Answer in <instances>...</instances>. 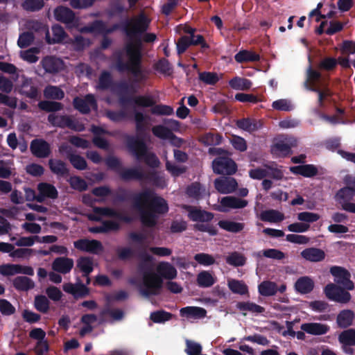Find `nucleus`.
Segmentation results:
<instances>
[{"label": "nucleus", "mask_w": 355, "mask_h": 355, "mask_svg": "<svg viewBox=\"0 0 355 355\" xmlns=\"http://www.w3.org/2000/svg\"><path fill=\"white\" fill-rule=\"evenodd\" d=\"M127 62H124L121 53L116 54L114 67L119 73L128 72L134 78L130 83L121 81L117 84V94L119 99L121 96H128L127 93L135 94L140 89L139 84L147 80L141 65V55L139 45L127 44L125 48Z\"/></svg>", "instance_id": "obj_1"}, {"label": "nucleus", "mask_w": 355, "mask_h": 355, "mask_svg": "<svg viewBox=\"0 0 355 355\" xmlns=\"http://www.w3.org/2000/svg\"><path fill=\"white\" fill-rule=\"evenodd\" d=\"M132 206L140 213L141 223L148 227H155L158 216L168 211L167 201L150 189L135 193L132 196Z\"/></svg>", "instance_id": "obj_2"}, {"label": "nucleus", "mask_w": 355, "mask_h": 355, "mask_svg": "<svg viewBox=\"0 0 355 355\" xmlns=\"http://www.w3.org/2000/svg\"><path fill=\"white\" fill-rule=\"evenodd\" d=\"M150 23V19L144 12L139 14L137 17L121 21L123 32L128 38L123 48L125 53L127 44L139 45L141 60H143V42L153 43L157 39V35L155 33H146Z\"/></svg>", "instance_id": "obj_3"}, {"label": "nucleus", "mask_w": 355, "mask_h": 355, "mask_svg": "<svg viewBox=\"0 0 355 355\" xmlns=\"http://www.w3.org/2000/svg\"><path fill=\"white\" fill-rule=\"evenodd\" d=\"M142 260L138 266L140 272L143 273V287L139 288V293L141 295L148 297L151 295H158L163 286V280L157 274L150 271L146 263L151 262L152 256L143 252L139 254Z\"/></svg>", "instance_id": "obj_4"}, {"label": "nucleus", "mask_w": 355, "mask_h": 355, "mask_svg": "<svg viewBox=\"0 0 355 355\" xmlns=\"http://www.w3.org/2000/svg\"><path fill=\"white\" fill-rule=\"evenodd\" d=\"M126 146L129 152L139 161L144 160L146 165L151 168H157L160 162L153 153L148 152L147 144L142 138L127 135Z\"/></svg>", "instance_id": "obj_5"}, {"label": "nucleus", "mask_w": 355, "mask_h": 355, "mask_svg": "<svg viewBox=\"0 0 355 355\" xmlns=\"http://www.w3.org/2000/svg\"><path fill=\"white\" fill-rule=\"evenodd\" d=\"M48 121L53 127L60 128H67L72 130L81 132L85 130V125L74 120L71 116L69 115H60L55 113H51L48 115Z\"/></svg>", "instance_id": "obj_6"}, {"label": "nucleus", "mask_w": 355, "mask_h": 355, "mask_svg": "<svg viewBox=\"0 0 355 355\" xmlns=\"http://www.w3.org/2000/svg\"><path fill=\"white\" fill-rule=\"evenodd\" d=\"M324 293L328 299L339 303H347L352 297L347 289L332 283L324 287Z\"/></svg>", "instance_id": "obj_7"}, {"label": "nucleus", "mask_w": 355, "mask_h": 355, "mask_svg": "<svg viewBox=\"0 0 355 355\" xmlns=\"http://www.w3.org/2000/svg\"><path fill=\"white\" fill-rule=\"evenodd\" d=\"M213 171L216 174L233 175L236 172L235 162L228 157H218L212 162Z\"/></svg>", "instance_id": "obj_8"}, {"label": "nucleus", "mask_w": 355, "mask_h": 355, "mask_svg": "<svg viewBox=\"0 0 355 355\" xmlns=\"http://www.w3.org/2000/svg\"><path fill=\"white\" fill-rule=\"evenodd\" d=\"M330 272L334 277V282L337 285L347 291H352L354 288V284L350 279L351 274L345 268L334 266L331 267Z\"/></svg>", "instance_id": "obj_9"}, {"label": "nucleus", "mask_w": 355, "mask_h": 355, "mask_svg": "<svg viewBox=\"0 0 355 355\" xmlns=\"http://www.w3.org/2000/svg\"><path fill=\"white\" fill-rule=\"evenodd\" d=\"M119 104L123 107L132 105L141 107H153L155 104V101L150 95H138L134 96H121Z\"/></svg>", "instance_id": "obj_10"}, {"label": "nucleus", "mask_w": 355, "mask_h": 355, "mask_svg": "<svg viewBox=\"0 0 355 355\" xmlns=\"http://www.w3.org/2000/svg\"><path fill=\"white\" fill-rule=\"evenodd\" d=\"M73 107L83 114H87L91 109L97 110V101L92 94L85 95L83 98L75 97L73 100Z\"/></svg>", "instance_id": "obj_11"}, {"label": "nucleus", "mask_w": 355, "mask_h": 355, "mask_svg": "<svg viewBox=\"0 0 355 355\" xmlns=\"http://www.w3.org/2000/svg\"><path fill=\"white\" fill-rule=\"evenodd\" d=\"M54 17L56 21L66 24L67 26H75L78 24V19L74 12L70 8L59 6L53 11Z\"/></svg>", "instance_id": "obj_12"}, {"label": "nucleus", "mask_w": 355, "mask_h": 355, "mask_svg": "<svg viewBox=\"0 0 355 355\" xmlns=\"http://www.w3.org/2000/svg\"><path fill=\"white\" fill-rule=\"evenodd\" d=\"M74 247L83 252L98 254L103 251L102 243L95 239H80L73 243Z\"/></svg>", "instance_id": "obj_13"}, {"label": "nucleus", "mask_w": 355, "mask_h": 355, "mask_svg": "<svg viewBox=\"0 0 355 355\" xmlns=\"http://www.w3.org/2000/svg\"><path fill=\"white\" fill-rule=\"evenodd\" d=\"M31 153L37 158L48 157L51 153L50 144L43 139H35L30 144Z\"/></svg>", "instance_id": "obj_14"}, {"label": "nucleus", "mask_w": 355, "mask_h": 355, "mask_svg": "<svg viewBox=\"0 0 355 355\" xmlns=\"http://www.w3.org/2000/svg\"><path fill=\"white\" fill-rule=\"evenodd\" d=\"M184 209L188 211L189 218L194 222H210L214 218L211 212L198 209L191 205H184Z\"/></svg>", "instance_id": "obj_15"}, {"label": "nucleus", "mask_w": 355, "mask_h": 355, "mask_svg": "<svg viewBox=\"0 0 355 355\" xmlns=\"http://www.w3.org/2000/svg\"><path fill=\"white\" fill-rule=\"evenodd\" d=\"M93 211L95 214L114 218L126 223H130L132 221L131 216L110 207H94Z\"/></svg>", "instance_id": "obj_16"}, {"label": "nucleus", "mask_w": 355, "mask_h": 355, "mask_svg": "<svg viewBox=\"0 0 355 355\" xmlns=\"http://www.w3.org/2000/svg\"><path fill=\"white\" fill-rule=\"evenodd\" d=\"M220 208L218 210L222 212H227L228 209H242L248 205L246 200L241 199L234 196H225L221 198Z\"/></svg>", "instance_id": "obj_17"}, {"label": "nucleus", "mask_w": 355, "mask_h": 355, "mask_svg": "<svg viewBox=\"0 0 355 355\" xmlns=\"http://www.w3.org/2000/svg\"><path fill=\"white\" fill-rule=\"evenodd\" d=\"M237 186V182L234 178H220L214 180L215 189L220 193H233Z\"/></svg>", "instance_id": "obj_18"}, {"label": "nucleus", "mask_w": 355, "mask_h": 355, "mask_svg": "<svg viewBox=\"0 0 355 355\" xmlns=\"http://www.w3.org/2000/svg\"><path fill=\"white\" fill-rule=\"evenodd\" d=\"M41 64L46 73L54 74L62 69L63 62L53 56H46L42 60Z\"/></svg>", "instance_id": "obj_19"}, {"label": "nucleus", "mask_w": 355, "mask_h": 355, "mask_svg": "<svg viewBox=\"0 0 355 355\" xmlns=\"http://www.w3.org/2000/svg\"><path fill=\"white\" fill-rule=\"evenodd\" d=\"M300 328L306 334L314 336H321L326 334L330 330L329 325L318 322L303 323L302 324Z\"/></svg>", "instance_id": "obj_20"}, {"label": "nucleus", "mask_w": 355, "mask_h": 355, "mask_svg": "<svg viewBox=\"0 0 355 355\" xmlns=\"http://www.w3.org/2000/svg\"><path fill=\"white\" fill-rule=\"evenodd\" d=\"M73 267V261L72 259L60 257L55 258L52 263V269L62 274L69 273Z\"/></svg>", "instance_id": "obj_21"}, {"label": "nucleus", "mask_w": 355, "mask_h": 355, "mask_svg": "<svg viewBox=\"0 0 355 355\" xmlns=\"http://www.w3.org/2000/svg\"><path fill=\"white\" fill-rule=\"evenodd\" d=\"M51 171L58 178H67L69 175V169L67 164L61 159H50L48 162Z\"/></svg>", "instance_id": "obj_22"}, {"label": "nucleus", "mask_w": 355, "mask_h": 355, "mask_svg": "<svg viewBox=\"0 0 355 355\" xmlns=\"http://www.w3.org/2000/svg\"><path fill=\"white\" fill-rule=\"evenodd\" d=\"M290 171L295 175H300L304 178H313L318 173V169L313 164H302L291 166Z\"/></svg>", "instance_id": "obj_23"}, {"label": "nucleus", "mask_w": 355, "mask_h": 355, "mask_svg": "<svg viewBox=\"0 0 355 355\" xmlns=\"http://www.w3.org/2000/svg\"><path fill=\"white\" fill-rule=\"evenodd\" d=\"M53 37L50 36L49 29L46 30L45 40L49 44H58L62 42L67 37L64 28L58 24L53 25L51 28Z\"/></svg>", "instance_id": "obj_24"}, {"label": "nucleus", "mask_w": 355, "mask_h": 355, "mask_svg": "<svg viewBox=\"0 0 355 355\" xmlns=\"http://www.w3.org/2000/svg\"><path fill=\"white\" fill-rule=\"evenodd\" d=\"M143 180L157 188L163 189L166 185L164 177L156 171L144 172Z\"/></svg>", "instance_id": "obj_25"}, {"label": "nucleus", "mask_w": 355, "mask_h": 355, "mask_svg": "<svg viewBox=\"0 0 355 355\" xmlns=\"http://www.w3.org/2000/svg\"><path fill=\"white\" fill-rule=\"evenodd\" d=\"M301 256L311 262H319L324 259L325 252L320 248H308L301 252Z\"/></svg>", "instance_id": "obj_26"}, {"label": "nucleus", "mask_w": 355, "mask_h": 355, "mask_svg": "<svg viewBox=\"0 0 355 355\" xmlns=\"http://www.w3.org/2000/svg\"><path fill=\"white\" fill-rule=\"evenodd\" d=\"M309 62H311V59L309 57ZM322 74L320 71L314 69L310 64L306 69V80L304 83V87L306 89L309 91L311 87H317L316 83L320 80Z\"/></svg>", "instance_id": "obj_27"}, {"label": "nucleus", "mask_w": 355, "mask_h": 355, "mask_svg": "<svg viewBox=\"0 0 355 355\" xmlns=\"http://www.w3.org/2000/svg\"><path fill=\"white\" fill-rule=\"evenodd\" d=\"M120 178L124 182L131 180H143L144 172L137 168H122L119 173Z\"/></svg>", "instance_id": "obj_28"}, {"label": "nucleus", "mask_w": 355, "mask_h": 355, "mask_svg": "<svg viewBox=\"0 0 355 355\" xmlns=\"http://www.w3.org/2000/svg\"><path fill=\"white\" fill-rule=\"evenodd\" d=\"M157 271L159 277L170 280L176 278L178 274L176 268L168 262H161L157 266Z\"/></svg>", "instance_id": "obj_29"}, {"label": "nucleus", "mask_w": 355, "mask_h": 355, "mask_svg": "<svg viewBox=\"0 0 355 355\" xmlns=\"http://www.w3.org/2000/svg\"><path fill=\"white\" fill-rule=\"evenodd\" d=\"M355 196V192L350 187H344L340 189L336 193L335 200L343 207L344 204L349 203Z\"/></svg>", "instance_id": "obj_30"}, {"label": "nucleus", "mask_w": 355, "mask_h": 355, "mask_svg": "<svg viewBox=\"0 0 355 355\" xmlns=\"http://www.w3.org/2000/svg\"><path fill=\"white\" fill-rule=\"evenodd\" d=\"M20 93L27 98L35 99L38 96V89L33 85L31 78L23 77Z\"/></svg>", "instance_id": "obj_31"}, {"label": "nucleus", "mask_w": 355, "mask_h": 355, "mask_svg": "<svg viewBox=\"0 0 355 355\" xmlns=\"http://www.w3.org/2000/svg\"><path fill=\"white\" fill-rule=\"evenodd\" d=\"M236 307L242 312L243 315H246L248 311L254 314H261L265 311L264 307L250 301L239 302L236 303Z\"/></svg>", "instance_id": "obj_32"}, {"label": "nucleus", "mask_w": 355, "mask_h": 355, "mask_svg": "<svg viewBox=\"0 0 355 355\" xmlns=\"http://www.w3.org/2000/svg\"><path fill=\"white\" fill-rule=\"evenodd\" d=\"M148 118V116L144 115L142 112L137 111L135 112L134 119L138 138H139V137L144 136L148 129V123L146 121Z\"/></svg>", "instance_id": "obj_33"}, {"label": "nucleus", "mask_w": 355, "mask_h": 355, "mask_svg": "<svg viewBox=\"0 0 355 355\" xmlns=\"http://www.w3.org/2000/svg\"><path fill=\"white\" fill-rule=\"evenodd\" d=\"M180 315L187 318L200 319L205 317L206 310L198 306H186L180 311Z\"/></svg>", "instance_id": "obj_34"}, {"label": "nucleus", "mask_w": 355, "mask_h": 355, "mask_svg": "<svg viewBox=\"0 0 355 355\" xmlns=\"http://www.w3.org/2000/svg\"><path fill=\"white\" fill-rule=\"evenodd\" d=\"M260 59L259 54L248 50H241L234 55L235 61L241 64L258 62Z\"/></svg>", "instance_id": "obj_35"}, {"label": "nucleus", "mask_w": 355, "mask_h": 355, "mask_svg": "<svg viewBox=\"0 0 355 355\" xmlns=\"http://www.w3.org/2000/svg\"><path fill=\"white\" fill-rule=\"evenodd\" d=\"M313 281L306 276L300 277L295 283V290L301 294H308L313 291Z\"/></svg>", "instance_id": "obj_36"}, {"label": "nucleus", "mask_w": 355, "mask_h": 355, "mask_svg": "<svg viewBox=\"0 0 355 355\" xmlns=\"http://www.w3.org/2000/svg\"><path fill=\"white\" fill-rule=\"evenodd\" d=\"M354 319V313L352 310H342L337 315L336 322L340 328L345 329L352 325Z\"/></svg>", "instance_id": "obj_37"}, {"label": "nucleus", "mask_w": 355, "mask_h": 355, "mask_svg": "<svg viewBox=\"0 0 355 355\" xmlns=\"http://www.w3.org/2000/svg\"><path fill=\"white\" fill-rule=\"evenodd\" d=\"M14 288L19 291H28L35 287L34 282L26 276H18L12 281Z\"/></svg>", "instance_id": "obj_38"}, {"label": "nucleus", "mask_w": 355, "mask_h": 355, "mask_svg": "<svg viewBox=\"0 0 355 355\" xmlns=\"http://www.w3.org/2000/svg\"><path fill=\"white\" fill-rule=\"evenodd\" d=\"M92 28L95 31L106 36L108 34L112 33L116 30L121 29L123 31L121 24H113L111 27H107L105 23L101 20L95 21L92 24Z\"/></svg>", "instance_id": "obj_39"}, {"label": "nucleus", "mask_w": 355, "mask_h": 355, "mask_svg": "<svg viewBox=\"0 0 355 355\" xmlns=\"http://www.w3.org/2000/svg\"><path fill=\"white\" fill-rule=\"evenodd\" d=\"M205 193V189L198 182H195L189 184L186 189L187 195L196 200L202 198Z\"/></svg>", "instance_id": "obj_40"}, {"label": "nucleus", "mask_w": 355, "mask_h": 355, "mask_svg": "<svg viewBox=\"0 0 355 355\" xmlns=\"http://www.w3.org/2000/svg\"><path fill=\"white\" fill-rule=\"evenodd\" d=\"M236 125L239 128L249 132L257 131L261 128V125L257 120L250 118L237 120Z\"/></svg>", "instance_id": "obj_41"}, {"label": "nucleus", "mask_w": 355, "mask_h": 355, "mask_svg": "<svg viewBox=\"0 0 355 355\" xmlns=\"http://www.w3.org/2000/svg\"><path fill=\"white\" fill-rule=\"evenodd\" d=\"M230 87L235 90H248L251 88L252 81L245 78L236 76L229 80Z\"/></svg>", "instance_id": "obj_42"}, {"label": "nucleus", "mask_w": 355, "mask_h": 355, "mask_svg": "<svg viewBox=\"0 0 355 355\" xmlns=\"http://www.w3.org/2000/svg\"><path fill=\"white\" fill-rule=\"evenodd\" d=\"M284 218V214L275 209L263 211L260 214V219L265 222L278 223L282 221Z\"/></svg>", "instance_id": "obj_43"}, {"label": "nucleus", "mask_w": 355, "mask_h": 355, "mask_svg": "<svg viewBox=\"0 0 355 355\" xmlns=\"http://www.w3.org/2000/svg\"><path fill=\"white\" fill-rule=\"evenodd\" d=\"M258 291L262 296H272L277 292V285L273 282L263 281L258 286Z\"/></svg>", "instance_id": "obj_44"}, {"label": "nucleus", "mask_w": 355, "mask_h": 355, "mask_svg": "<svg viewBox=\"0 0 355 355\" xmlns=\"http://www.w3.org/2000/svg\"><path fill=\"white\" fill-rule=\"evenodd\" d=\"M37 190L43 196L48 198L56 199L58 197V191L55 187L47 182H41L37 184Z\"/></svg>", "instance_id": "obj_45"}, {"label": "nucleus", "mask_w": 355, "mask_h": 355, "mask_svg": "<svg viewBox=\"0 0 355 355\" xmlns=\"http://www.w3.org/2000/svg\"><path fill=\"white\" fill-rule=\"evenodd\" d=\"M218 225L221 229L232 233H239L241 232L245 227L244 223L227 220H221L218 222Z\"/></svg>", "instance_id": "obj_46"}, {"label": "nucleus", "mask_w": 355, "mask_h": 355, "mask_svg": "<svg viewBox=\"0 0 355 355\" xmlns=\"http://www.w3.org/2000/svg\"><path fill=\"white\" fill-rule=\"evenodd\" d=\"M271 152L279 157H287L293 153L291 146L282 141L275 143L271 148Z\"/></svg>", "instance_id": "obj_47"}, {"label": "nucleus", "mask_w": 355, "mask_h": 355, "mask_svg": "<svg viewBox=\"0 0 355 355\" xmlns=\"http://www.w3.org/2000/svg\"><path fill=\"white\" fill-rule=\"evenodd\" d=\"M215 282V279L209 271L203 270L197 275V284L201 288L211 287Z\"/></svg>", "instance_id": "obj_48"}, {"label": "nucleus", "mask_w": 355, "mask_h": 355, "mask_svg": "<svg viewBox=\"0 0 355 355\" xmlns=\"http://www.w3.org/2000/svg\"><path fill=\"white\" fill-rule=\"evenodd\" d=\"M77 267L83 272V276H88L93 271L92 259L89 257H81L77 261Z\"/></svg>", "instance_id": "obj_49"}, {"label": "nucleus", "mask_w": 355, "mask_h": 355, "mask_svg": "<svg viewBox=\"0 0 355 355\" xmlns=\"http://www.w3.org/2000/svg\"><path fill=\"white\" fill-rule=\"evenodd\" d=\"M38 107L47 112H55L63 109L62 103L53 101H41L38 103Z\"/></svg>", "instance_id": "obj_50"}, {"label": "nucleus", "mask_w": 355, "mask_h": 355, "mask_svg": "<svg viewBox=\"0 0 355 355\" xmlns=\"http://www.w3.org/2000/svg\"><path fill=\"white\" fill-rule=\"evenodd\" d=\"M226 263L234 267L243 266L246 263V257L239 252H233L225 258Z\"/></svg>", "instance_id": "obj_51"}, {"label": "nucleus", "mask_w": 355, "mask_h": 355, "mask_svg": "<svg viewBox=\"0 0 355 355\" xmlns=\"http://www.w3.org/2000/svg\"><path fill=\"white\" fill-rule=\"evenodd\" d=\"M228 287L233 293L243 295L248 293V286L242 281L236 279L229 280Z\"/></svg>", "instance_id": "obj_52"}, {"label": "nucleus", "mask_w": 355, "mask_h": 355, "mask_svg": "<svg viewBox=\"0 0 355 355\" xmlns=\"http://www.w3.org/2000/svg\"><path fill=\"white\" fill-rule=\"evenodd\" d=\"M34 306L37 311L46 313L49 311L50 302L45 295H37L35 297Z\"/></svg>", "instance_id": "obj_53"}, {"label": "nucleus", "mask_w": 355, "mask_h": 355, "mask_svg": "<svg viewBox=\"0 0 355 355\" xmlns=\"http://www.w3.org/2000/svg\"><path fill=\"white\" fill-rule=\"evenodd\" d=\"M44 95L46 98L62 100L64 97V92L57 86L49 85L44 89Z\"/></svg>", "instance_id": "obj_54"}, {"label": "nucleus", "mask_w": 355, "mask_h": 355, "mask_svg": "<svg viewBox=\"0 0 355 355\" xmlns=\"http://www.w3.org/2000/svg\"><path fill=\"white\" fill-rule=\"evenodd\" d=\"M67 181L69 182L70 187L73 189L78 191L80 192L85 191L88 188V185L86 181L77 175L69 177V178L67 179Z\"/></svg>", "instance_id": "obj_55"}, {"label": "nucleus", "mask_w": 355, "mask_h": 355, "mask_svg": "<svg viewBox=\"0 0 355 355\" xmlns=\"http://www.w3.org/2000/svg\"><path fill=\"white\" fill-rule=\"evenodd\" d=\"M338 340L345 346L355 345V330L349 329L343 331L338 336Z\"/></svg>", "instance_id": "obj_56"}, {"label": "nucleus", "mask_w": 355, "mask_h": 355, "mask_svg": "<svg viewBox=\"0 0 355 355\" xmlns=\"http://www.w3.org/2000/svg\"><path fill=\"white\" fill-rule=\"evenodd\" d=\"M309 91L315 92L318 94V105L319 107L322 108L324 107V100L327 97H330L332 95L331 90L328 87H325L324 89H320L318 87H311Z\"/></svg>", "instance_id": "obj_57"}, {"label": "nucleus", "mask_w": 355, "mask_h": 355, "mask_svg": "<svg viewBox=\"0 0 355 355\" xmlns=\"http://www.w3.org/2000/svg\"><path fill=\"white\" fill-rule=\"evenodd\" d=\"M154 69L158 72L166 76H170L172 73L173 71V68L170 62L166 58L159 59L154 64Z\"/></svg>", "instance_id": "obj_58"}, {"label": "nucleus", "mask_w": 355, "mask_h": 355, "mask_svg": "<svg viewBox=\"0 0 355 355\" xmlns=\"http://www.w3.org/2000/svg\"><path fill=\"white\" fill-rule=\"evenodd\" d=\"M172 313L164 310L152 312L150 319L155 323H163L170 320L172 318Z\"/></svg>", "instance_id": "obj_59"}, {"label": "nucleus", "mask_w": 355, "mask_h": 355, "mask_svg": "<svg viewBox=\"0 0 355 355\" xmlns=\"http://www.w3.org/2000/svg\"><path fill=\"white\" fill-rule=\"evenodd\" d=\"M223 137L218 133L207 132L202 137V141L206 146H217L221 144Z\"/></svg>", "instance_id": "obj_60"}, {"label": "nucleus", "mask_w": 355, "mask_h": 355, "mask_svg": "<svg viewBox=\"0 0 355 355\" xmlns=\"http://www.w3.org/2000/svg\"><path fill=\"white\" fill-rule=\"evenodd\" d=\"M338 65L336 58L333 57H325L318 64V67L320 70L331 71H334Z\"/></svg>", "instance_id": "obj_61"}, {"label": "nucleus", "mask_w": 355, "mask_h": 355, "mask_svg": "<svg viewBox=\"0 0 355 355\" xmlns=\"http://www.w3.org/2000/svg\"><path fill=\"white\" fill-rule=\"evenodd\" d=\"M150 112L153 114L157 116H170L174 112L173 108L171 106L164 104H155L151 108Z\"/></svg>", "instance_id": "obj_62"}, {"label": "nucleus", "mask_w": 355, "mask_h": 355, "mask_svg": "<svg viewBox=\"0 0 355 355\" xmlns=\"http://www.w3.org/2000/svg\"><path fill=\"white\" fill-rule=\"evenodd\" d=\"M44 6L43 0H24L22 3V8L28 12H36L40 10Z\"/></svg>", "instance_id": "obj_63"}, {"label": "nucleus", "mask_w": 355, "mask_h": 355, "mask_svg": "<svg viewBox=\"0 0 355 355\" xmlns=\"http://www.w3.org/2000/svg\"><path fill=\"white\" fill-rule=\"evenodd\" d=\"M35 36L33 33L26 31L19 35L17 40V45L21 49L29 46L34 41Z\"/></svg>", "instance_id": "obj_64"}]
</instances>
